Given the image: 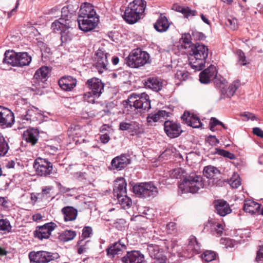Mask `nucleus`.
Here are the masks:
<instances>
[{
  "label": "nucleus",
  "mask_w": 263,
  "mask_h": 263,
  "mask_svg": "<svg viewBox=\"0 0 263 263\" xmlns=\"http://www.w3.org/2000/svg\"><path fill=\"white\" fill-rule=\"evenodd\" d=\"M208 47L203 44H192L190 51L189 61L191 67L196 70H200L204 67L208 55Z\"/></svg>",
  "instance_id": "obj_1"
},
{
  "label": "nucleus",
  "mask_w": 263,
  "mask_h": 263,
  "mask_svg": "<svg viewBox=\"0 0 263 263\" xmlns=\"http://www.w3.org/2000/svg\"><path fill=\"white\" fill-rule=\"evenodd\" d=\"M123 105L127 110L140 109L148 111L151 108V101L149 97L146 93H142L140 95L133 93L128 98L123 101Z\"/></svg>",
  "instance_id": "obj_2"
},
{
  "label": "nucleus",
  "mask_w": 263,
  "mask_h": 263,
  "mask_svg": "<svg viewBox=\"0 0 263 263\" xmlns=\"http://www.w3.org/2000/svg\"><path fill=\"white\" fill-rule=\"evenodd\" d=\"M204 184L202 176L195 173L186 175L182 182L179 184V190L182 193L195 194L204 187Z\"/></svg>",
  "instance_id": "obj_3"
},
{
  "label": "nucleus",
  "mask_w": 263,
  "mask_h": 263,
  "mask_svg": "<svg viewBox=\"0 0 263 263\" xmlns=\"http://www.w3.org/2000/svg\"><path fill=\"white\" fill-rule=\"evenodd\" d=\"M68 15L61 16L51 24V28L54 32L60 31L62 44H66L71 41L73 34L71 32V21Z\"/></svg>",
  "instance_id": "obj_4"
},
{
  "label": "nucleus",
  "mask_w": 263,
  "mask_h": 263,
  "mask_svg": "<svg viewBox=\"0 0 263 263\" xmlns=\"http://www.w3.org/2000/svg\"><path fill=\"white\" fill-rule=\"evenodd\" d=\"M149 54L140 49L133 50L125 59L127 66L131 68H137L149 63Z\"/></svg>",
  "instance_id": "obj_5"
},
{
  "label": "nucleus",
  "mask_w": 263,
  "mask_h": 263,
  "mask_svg": "<svg viewBox=\"0 0 263 263\" xmlns=\"http://www.w3.org/2000/svg\"><path fill=\"white\" fill-rule=\"evenodd\" d=\"M50 69L47 66H42L34 74V95H42L45 88V82L47 80Z\"/></svg>",
  "instance_id": "obj_6"
},
{
  "label": "nucleus",
  "mask_w": 263,
  "mask_h": 263,
  "mask_svg": "<svg viewBox=\"0 0 263 263\" xmlns=\"http://www.w3.org/2000/svg\"><path fill=\"white\" fill-rule=\"evenodd\" d=\"M134 193L142 198L154 197L158 193L156 186L152 182L141 183L135 185L133 187Z\"/></svg>",
  "instance_id": "obj_7"
},
{
  "label": "nucleus",
  "mask_w": 263,
  "mask_h": 263,
  "mask_svg": "<svg viewBox=\"0 0 263 263\" xmlns=\"http://www.w3.org/2000/svg\"><path fill=\"white\" fill-rule=\"evenodd\" d=\"M52 164L41 158H38L34 161V169L36 175L40 176H47L51 173Z\"/></svg>",
  "instance_id": "obj_8"
},
{
  "label": "nucleus",
  "mask_w": 263,
  "mask_h": 263,
  "mask_svg": "<svg viewBox=\"0 0 263 263\" xmlns=\"http://www.w3.org/2000/svg\"><path fill=\"white\" fill-rule=\"evenodd\" d=\"M57 227V224L54 222L46 223L42 226L36 227L34 232V236L40 240L48 239L51 235V232Z\"/></svg>",
  "instance_id": "obj_9"
},
{
  "label": "nucleus",
  "mask_w": 263,
  "mask_h": 263,
  "mask_svg": "<svg viewBox=\"0 0 263 263\" xmlns=\"http://www.w3.org/2000/svg\"><path fill=\"white\" fill-rule=\"evenodd\" d=\"M108 53L101 49L97 50L95 54V65L100 73L107 70Z\"/></svg>",
  "instance_id": "obj_10"
},
{
  "label": "nucleus",
  "mask_w": 263,
  "mask_h": 263,
  "mask_svg": "<svg viewBox=\"0 0 263 263\" xmlns=\"http://www.w3.org/2000/svg\"><path fill=\"white\" fill-rule=\"evenodd\" d=\"M164 129L167 136L171 138L178 137L182 132L179 124L170 120L165 121Z\"/></svg>",
  "instance_id": "obj_11"
},
{
  "label": "nucleus",
  "mask_w": 263,
  "mask_h": 263,
  "mask_svg": "<svg viewBox=\"0 0 263 263\" xmlns=\"http://www.w3.org/2000/svg\"><path fill=\"white\" fill-rule=\"evenodd\" d=\"M60 256L58 253H51L43 251H34V262L45 263L57 259Z\"/></svg>",
  "instance_id": "obj_12"
},
{
  "label": "nucleus",
  "mask_w": 263,
  "mask_h": 263,
  "mask_svg": "<svg viewBox=\"0 0 263 263\" xmlns=\"http://www.w3.org/2000/svg\"><path fill=\"white\" fill-rule=\"evenodd\" d=\"M119 129L128 131L132 136L138 135L143 133L142 125L135 121L129 123L122 122L120 123Z\"/></svg>",
  "instance_id": "obj_13"
},
{
  "label": "nucleus",
  "mask_w": 263,
  "mask_h": 263,
  "mask_svg": "<svg viewBox=\"0 0 263 263\" xmlns=\"http://www.w3.org/2000/svg\"><path fill=\"white\" fill-rule=\"evenodd\" d=\"M99 21V17L92 18H78V23L80 29L84 32H88L96 27Z\"/></svg>",
  "instance_id": "obj_14"
},
{
  "label": "nucleus",
  "mask_w": 263,
  "mask_h": 263,
  "mask_svg": "<svg viewBox=\"0 0 263 263\" xmlns=\"http://www.w3.org/2000/svg\"><path fill=\"white\" fill-rule=\"evenodd\" d=\"M86 85L97 96H100L104 89V84L101 80L95 77L88 79L86 82Z\"/></svg>",
  "instance_id": "obj_15"
},
{
  "label": "nucleus",
  "mask_w": 263,
  "mask_h": 263,
  "mask_svg": "<svg viewBox=\"0 0 263 263\" xmlns=\"http://www.w3.org/2000/svg\"><path fill=\"white\" fill-rule=\"evenodd\" d=\"M14 121L12 112L5 107L0 106V124L2 126L11 125Z\"/></svg>",
  "instance_id": "obj_16"
},
{
  "label": "nucleus",
  "mask_w": 263,
  "mask_h": 263,
  "mask_svg": "<svg viewBox=\"0 0 263 263\" xmlns=\"http://www.w3.org/2000/svg\"><path fill=\"white\" fill-rule=\"evenodd\" d=\"M98 17L93 6L89 3H85L82 4L79 11L78 18H92Z\"/></svg>",
  "instance_id": "obj_17"
},
{
  "label": "nucleus",
  "mask_w": 263,
  "mask_h": 263,
  "mask_svg": "<svg viewBox=\"0 0 263 263\" xmlns=\"http://www.w3.org/2000/svg\"><path fill=\"white\" fill-rule=\"evenodd\" d=\"M123 263H143L144 256L140 251H133L128 252L125 256L122 258Z\"/></svg>",
  "instance_id": "obj_18"
},
{
  "label": "nucleus",
  "mask_w": 263,
  "mask_h": 263,
  "mask_svg": "<svg viewBox=\"0 0 263 263\" xmlns=\"http://www.w3.org/2000/svg\"><path fill=\"white\" fill-rule=\"evenodd\" d=\"M217 73L216 67L214 65H211L200 73V82L203 84L210 83L211 80L215 78Z\"/></svg>",
  "instance_id": "obj_19"
},
{
  "label": "nucleus",
  "mask_w": 263,
  "mask_h": 263,
  "mask_svg": "<svg viewBox=\"0 0 263 263\" xmlns=\"http://www.w3.org/2000/svg\"><path fill=\"white\" fill-rule=\"evenodd\" d=\"M77 81L71 76L62 77L58 82L60 87L64 91H71L77 85Z\"/></svg>",
  "instance_id": "obj_20"
},
{
  "label": "nucleus",
  "mask_w": 263,
  "mask_h": 263,
  "mask_svg": "<svg viewBox=\"0 0 263 263\" xmlns=\"http://www.w3.org/2000/svg\"><path fill=\"white\" fill-rule=\"evenodd\" d=\"M125 245L121 240L110 245L106 249L107 256L109 258H114L116 255L120 254L126 250Z\"/></svg>",
  "instance_id": "obj_21"
},
{
  "label": "nucleus",
  "mask_w": 263,
  "mask_h": 263,
  "mask_svg": "<svg viewBox=\"0 0 263 263\" xmlns=\"http://www.w3.org/2000/svg\"><path fill=\"white\" fill-rule=\"evenodd\" d=\"M130 159L126 155H121L114 158L111 162L113 170H122L130 163Z\"/></svg>",
  "instance_id": "obj_22"
},
{
  "label": "nucleus",
  "mask_w": 263,
  "mask_h": 263,
  "mask_svg": "<svg viewBox=\"0 0 263 263\" xmlns=\"http://www.w3.org/2000/svg\"><path fill=\"white\" fill-rule=\"evenodd\" d=\"M170 114L163 110L154 111L147 115L146 121L149 125H152L153 123L163 121L165 117H170Z\"/></svg>",
  "instance_id": "obj_23"
},
{
  "label": "nucleus",
  "mask_w": 263,
  "mask_h": 263,
  "mask_svg": "<svg viewBox=\"0 0 263 263\" xmlns=\"http://www.w3.org/2000/svg\"><path fill=\"white\" fill-rule=\"evenodd\" d=\"M181 119L185 124L193 128H199L202 125L198 116L189 112H184Z\"/></svg>",
  "instance_id": "obj_24"
},
{
  "label": "nucleus",
  "mask_w": 263,
  "mask_h": 263,
  "mask_svg": "<svg viewBox=\"0 0 263 263\" xmlns=\"http://www.w3.org/2000/svg\"><path fill=\"white\" fill-rule=\"evenodd\" d=\"M215 210L221 216H224L232 211L229 203L223 200H217L214 202Z\"/></svg>",
  "instance_id": "obj_25"
},
{
  "label": "nucleus",
  "mask_w": 263,
  "mask_h": 263,
  "mask_svg": "<svg viewBox=\"0 0 263 263\" xmlns=\"http://www.w3.org/2000/svg\"><path fill=\"white\" fill-rule=\"evenodd\" d=\"M36 40L37 41L36 46L40 48L42 53V60L44 63L47 62L52 57V53L51 49L45 43L39 40V39H36Z\"/></svg>",
  "instance_id": "obj_26"
},
{
  "label": "nucleus",
  "mask_w": 263,
  "mask_h": 263,
  "mask_svg": "<svg viewBox=\"0 0 263 263\" xmlns=\"http://www.w3.org/2000/svg\"><path fill=\"white\" fill-rule=\"evenodd\" d=\"M146 88H149L155 91L158 92L162 88V81L157 77H149L144 82Z\"/></svg>",
  "instance_id": "obj_27"
},
{
  "label": "nucleus",
  "mask_w": 263,
  "mask_h": 263,
  "mask_svg": "<svg viewBox=\"0 0 263 263\" xmlns=\"http://www.w3.org/2000/svg\"><path fill=\"white\" fill-rule=\"evenodd\" d=\"M203 173L207 178L212 179L213 182L218 181L220 179V172L213 166L209 165L204 167Z\"/></svg>",
  "instance_id": "obj_28"
},
{
  "label": "nucleus",
  "mask_w": 263,
  "mask_h": 263,
  "mask_svg": "<svg viewBox=\"0 0 263 263\" xmlns=\"http://www.w3.org/2000/svg\"><path fill=\"white\" fill-rule=\"evenodd\" d=\"M154 28L159 32H164L167 30L170 27V23L167 17L162 14L154 24Z\"/></svg>",
  "instance_id": "obj_29"
},
{
  "label": "nucleus",
  "mask_w": 263,
  "mask_h": 263,
  "mask_svg": "<svg viewBox=\"0 0 263 263\" xmlns=\"http://www.w3.org/2000/svg\"><path fill=\"white\" fill-rule=\"evenodd\" d=\"M146 6V2L144 0H134L132 3H129L128 7L130 8V12L134 11L138 13L141 16L142 15Z\"/></svg>",
  "instance_id": "obj_30"
},
{
  "label": "nucleus",
  "mask_w": 263,
  "mask_h": 263,
  "mask_svg": "<svg viewBox=\"0 0 263 263\" xmlns=\"http://www.w3.org/2000/svg\"><path fill=\"white\" fill-rule=\"evenodd\" d=\"M126 182L123 178L118 179L114 188V193L117 197L126 194Z\"/></svg>",
  "instance_id": "obj_31"
},
{
  "label": "nucleus",
  "mask_w": 263,
  "mask_h": 263,
  "mask_svg": "<svg viewBox=\"0 0 263 263\" xmlns=\"http://www.w3.org/2000/svg\"><path fill=\"white\" fill-rule=\"evenodd\" d=\"M61 212L64 215V220L66 221L75 220L78 215V211L72 206H67L64 207Z\"/></svg>",
  "instance_id": "obj_32"
},
{
  "label": "nucleus",
  "mask_w": 263,
  "mask_h": 263,
  "mask_svg": "<svg viewBox=\"0 0 263 263\" xmlns=\"http://www.w3.org/2000/svg\"><path fill=\"white\" fill-rule=\"evenodd\" d=\"M130 8L128 7L125 10L124 14L123 16L124 20L129 24H133L136 23L141 17L138 13L134 11L130 12Z\"/></svg>",
  "instance_id": "obj_33"
},
{
  "label": "nucleus",
  "mask_w": 263,
  "mask_h": 263,
  "mask_svg": "<svg viewBox=\"0 0 263 263\" xmlns=\"http://www.w3.org/2000/svg\"><path fill=\"white\" fill-rule=\"evenodd\" d=\"M260 206V204L253 200H246L243 204V210L247 213L253 214L259 211Z\"/></svg>",
  "instance_id": "obj_34"
},
{
  "label": "nucleus",
  "mask_w": 263,
  "mask_h": 263,
  "mask_svg": "<svg viewBox=\"0 0 263 263\" xmlns=\"http://www.w3.org/2000/svg\"><path fill=\"white\" fill-rule=\"evenodd\" d=\"M31 61V57L27 52L17 53L15 66L23 67L28 65Z\"/></svg>",
  "instance_id": "obj_35"
},
{
  "label": "nucleus",
  "mask_w": 263,
  "mask_h": 263,
  "mask_svg": "<svg viewBox=\"0 0 263 263\" xmlns=\"http://www.w3.org/2000/svg\"><path fill=\"white\" fill-rule=\"evenodd\" d=\"M239 86L240 82L238 81H234L227 89L224 88L223 89H221V95L223 96V98H230L234 95Z\"/></svg>",
  "instance_id": "obj_36"
},
{
  "label": "nucleus",
  "mask_w": 263,
  "mask_h": 263,
  "mask_svg": "<svg viewBox=\"0 0 263 263\" xmlns=\"http://www.w3.org/2000/svg\"><path fill=\"white\" fill-rule=\"evenodd\" d=\"M16 54L17 53L14 52L12 51H6L4 54V58L3 61V63L11 65L13 66H15Z\"/></svg>",
  "instance_id": "obj_37"
},
{
  "label": "nucleus",
  "mask_w": 263,
  "mask_h": 263,
  "mask_svg": "<svg viewBox=\"0 0 263 263\" xmlns=\"http://www.w3.org/2000/svg\"><path fill=\"white\" fill-rule=\"evenodd\" d=\"M22 144L26 146V144H30L33 145V128L29 127L25 130L23 134Z\"/></svg>",
  "instance_id": "obj_38"
},
{
  "label": "nucleus",
  "mask_w": 263,
  "mask_h": 263,
  "mask_svg": "<svg viewBox=\"0 0 263 263\" xmlns=\"http://www.w3.org/2000/svg\"><path fill=\"white\" fill-rule=\"evenodd\" d=\"M174 8L177 11L182 13L184 15V17L186 18L191 16H194L197 13L196 11L192 10L188 7L174 5Z\"/></svg>",
  "instance_id": "obj_39"
},
{
  "label": "nucleus",
  "mask_w": 263,
  "mask_h": 263,
  "mask_svg": "<svg viewBox=\"0 0 263 263\" xmlns=\"http://www.w3.org/2000/svg\"><path fill=\"white\" fill-rule=\"evenodd\" d=\"M76 236L75 231L71 230H65L59 236V239L63 242L72 240Z\"/></svg>",
  "instance_id": "obj_40"
},
{
  "label": "nucleus",
  "mask_w": 263,
  "mask_h": 263,
  "mask_svg": "<svg viewBox=\"0 0 263 263\" xmlns=\"http://www.w3.org/2000/svg\"><path fill=\"white\" fill-rule=\"evenodd\" d=\"M117 197L122 208L126 209L131 206L132 204V199L126 194H123Z\"/></svg>",
  "instance_id": "obj_41"
},
{
  "label": "nucleus",
  "mask_w": 263,
  "mask_h": 263,
  "mask_svg": "<svg viewBox=\"0 0 263 263\" xmlns=\"http://www.w3.org/2000/svg\"><path fill=\"white\" fill-rule=\"evenodd\" d=\"M201 245L198 242L196 237L192 236L190 238L188 244V249L193 251L195 253H199Z\"/></svg>",
  "instance_id": "obj_42"
},
{
  "label": "nucleus",
  "mask_w": 263,
  "mask_h": 263,
  "mask_svg": "<svg viewBox=\"0 0 263 263\" xmlns=\"http://www.w3.org/2000/svg\"><path fill=\"white\" fill-rule=\"evenodd\" d=\"M9 145L4 137L0 135V157L4 156L9 149Z\"/></svg>",
  "instance_id": "obj_43"
},
{
  "label": "nucleus",
  "mask_w": 263,
  "mask_h": 263,
  "mask_svg": "<svg viewBox=\"0 0 263 263\" xmlns=\"http://www.w3.org/2000/svg\"><path fill=\"white\" fill-rule=\"evenodd\" d=\"M202 258L206 262H210L216 258V253L214 251H206L202 255Z\"/></svg>",
  "instance_id": "obj_44"
},
{
  "label": "nucleus",
  "mask_w": 263,
  "mask_h": 263,
  "mask_svg": "<svg viewBox=\"0 0 263 263\" xmlns=\"http://www.w3.org/2000/svg\"><path fill=\"white\" fill-rule=\"evenodd\" d=\"M34 121H36L38 122L39 123H42L44 121H45V118H47L46 116L42 114V112L38 109V108H35L34 106Z\"/></svg>",
  "instance_id": "obj_45"
},
{
  "label": "nucleus",
  "mask_w": 263,
  "mask_h": 263,
  "mask_svg": "<svg viewBox=\"0 0 263 263\" xmlns=\"http://www.w3.org/2000/svg\"><path fill=\"white\" fill-rule=\"evenodd\" d=\"M99 97L100 96L94 95V93L92 92L89 91L84 94L83 99L85 101L89 103H95L96 99Z\"/></svg>",
  "instance_id": "obj_46"
},
{
  "label": "nucleus",
  "mask_w": 263,
  "mask_h": 263,
  "mask_svg": "<svg viewBox=\"0 0 263 263\" xmlns=\"http://www.w3.org/2000/svg\"><path fill=\"white\" fill-rule=\"evenodd\" d=\"M238 56V61L240 65L245 66L249 63L246 60V57L244 52L241 50H238L236 52Z\"/></svg>",
  "instance_id": "obj_47"
},
{
  "label": "nucleus",
  "mask_w": 263,
  "mask_h": 263,
  "mask_svg": "<svg viewBox=\"0 0 263 263\" xmlns=\"http://www.w3.org/2000/svg\"><path fill=\"white\" fill-rule=\"evenodd\" d=\"M189 76V72L185 70H178L175 74V78L179 81H185Z\"/></svg>",
  "instance_id": "obj_48"
},
{
  "label": "nucleus",
  "mask_w": 263,
  "mask_h": 263,
  "mask_svg": "<svg viewBox=\"0 0 263 263\" xmlns=\"http://www.w3.org/2000/svg\"><path fill=\"white\" fill-rule=\"evenodd\" d=\"M11 229V227L9 221L7 219H0V230L7 231L9 232Z\"/></svg>",
  "instance_id": "obj_49"
},
{
  "label": "nucleus",
  "mask_w": 263,
  "mask_h": 263,
  "mask_svg": "<svg viewBox=\"0 0 263 263\" xmlns=\"http://www.w3.org/2000/svg\"><path fill=\"white\" fill-rule=\"evenodd\" d=\"M226 24L231 29L235 30L237 28V20L234 18H228L226 22Z\"/></svg>",
  "instance_id": "obj_50"
},
{
  "label": "nucleus",
  "mask_w": 263,
  "mask_h": 263,
  "mask_svg": "<svg viewBox=\"0 0 263 263\" xmlns=\"http://www.w3.org/2000/svg\"><path fill=\"white\" fill-rule=\"evenodd\" d=\"M192 39L195 41L203 40L205 39V36L202 32L197 31H192Z\"/></svg>",
  "instance_id": "obj_51"
},
{
  "label": "nucleus",
  "mask_w": 263,
  "mask_h": 263,
  "mask_svg": "<svg viewBox=\"0 0 263 263\" xmlns=\"http://www.w3.org/2000/svg\"><path fill=\"white\" fill-rule=\"evenodd\" d=\"M213 80H214V83L217 87L221 88V89H224L225 80L223 78H218L216 76Z\"/></svg>",
  "instance_id": "obj_52"
},
{
  "label": "nucleus",
  "mask_w": 263,
  "mask_h": 263,
  "mask_svg": "<svg viewBox=\"0 0 263 263\" xmlns=\"http://www.w3.org/2000/svg\"><path fill=\"white\" fill-rule=\"evenodd\" d=\"M219 154L231 160H234L236 158V156L234 154L224 149H219Z\"/></svg>",
  "instance_id": "obj_53"
},
{
  "label": "nucleus",
  "mask_w": 263,
  "mask_h": 263,
  "mask_svg": "<svg viewBox=\"0 0 263 263\" xmlns=\"http://www.w3.org/2000/svg\"><path fill=\"white\" fill-rule=\"evenodd\" d=\"M31 111L28 110L26 111V114L25 115L22 116L23 123L25 124L31 123L32 115L30 114Z\"/></svg>",
  "instance_id": "obj_54"
},
{
  "label": "nucleus",
  "mask_w": 263,
  "mask_h": 263,
  "mask_svg": "<svg viewBox=\"0 0 263 263\" xmlns=\"http://www.w3.org/2000/svg\"><path fill=\"white\" fill-rule=\"evenodd\" d=\"M181 39L183 42L187 45H190L191 43V41L193 40L192 34H190L189 33L183 34Z\"/></svg>",
  "instance_id": "obj_55"
},
{
  "label": "nucleus",
  "mask_w": 263,
  "mask_h": 263,
  "mask_svg": "<svg viewBox=\"0 0 263 263\" xmlns=\"http://www.w3.org/2000/svg\"><path fill=\"white\" fill-rule=\"evenodd\" d=\"M92 233V229L90 227H85L84 228L82 234V237H83L84 238H87L89 237H90L91 234Z\"/></svg>",
  "instance_id": "obj_56"
},
{
  "label": "nucleus",
  "mask_w": 263,
  "mask_h": 263,
  "mask_svg": "<svg viewBox=\"0 0 263 263\" xmlns=\"http://www.w3.org/2000/svg\"><path fill=\"white\" fill-rule=\"evenodd\" d=\"M147 250L151 257H153V255H155V252H158V247L157 246H154L153 245H149L148 246Z\"/></svg>",
  "instance_id": "obj_57"
},
{
  "label": "nucleus",
  "mask_w": 263,
  "mask_h": 263,
  "mask_svg": "<svg viewBox=\"0 0 263 263\" xmlns=\"http://www.w3.org/2000/svg\"><path fill=\"white\" fill-rule=\"evenodd\" d=\"M83 240H80L78 242V245L79 248L78 249V253L79 254H82L83 252H85L87 248L85 247V245H83Z\"/></svg>",
  "instance_id": "obj_58"
},
{
  "label": "nucleus",
  "mask_w": 263,
  "mask_h": 263,
  "mask_svg": "<svg viewBox=\"0 0 263 263\" xmlns=\"http://www.w3.org/2000/svg\"><path fill=\"white\" fill-rule=\"evenodd\" d=\"M208 141L211 145H216L219 143V141L215 136L210 135L208 138Z\"/></svg>",
  "instance_id": "obj_59"
},
{
  "label": "nucleus",
  "mask_w": 263,
  "mask_h": 263,
  "mask_svg": "<svg viewBox=\"0 0 263 263\" xmlns=\"http://www.w3.org/2000/svg\"><path fill=\"white\" fill-rule=\"evenodd\" d=\"M230 184L233 188H237L240 185V179H232L230 180Z\"/></svg>",
  "instance_id": "obj_60"
},
{
  "label": "nucleus",
  "mask_w": 263,
  "mask_h": 263,
  "mask_svg": "<svg viewBox=\"0 0 263 263\" xmlns=\"http://www.w3.org/2000/svg\"><path fill=\"white\" fill-rule=\"evenodd\" d=\"M223 230V227L222 224L217 223L215 227V231L216 233L219 235L221 236L222 234Z\"/></svg>",
  "instance_id": "obj_61"
},
{
  "label": "nucleus",
  "mask_w": 263,
  "mask_h": 263,
  "mask_svg": "<svg viewBox=\"0 0 263 263\" xmlns=\"http://www.w3.org/2000/svg\"><path fill=\"white\" fill-rule=\"evenodd\" d=\"M253 133L261 138H263V130L259 127H254L253 128Z\"/></svg>",
  "instance_id": "obj_62"
},
{
  "label": "nucleus",
  "mask_w": 263,
  "mask_h": 263,
  "mask_svg": "<svg viewBox=\"0 0 263 263\" xmlns=\"http://www.w3.org/2000/svg\"><path fill=\"white\" fill-rule=\"evenodd\" d=\"M242 116L246 117L248 119H251L252 121L256 120L257 119L253 114L249 112H244Z\"/></svg>",
  "instance_id": "obj_63"
},
{
  "label": "nucleus",
  "mask_w": 263,
  "mask_h": 263,
  "mask_svg": "<svg viewBox=\"0 0 263 263\" xmlns=\"http://www.w3.org/2000/svg\"><path fill=\"white\" fill-rule=\"evenodd\" d=\"M100 139L102 143L103 144H106L109 141L110 138L109 136L106 134L102 135L100 136Z\"/></svg>",
  "instance_id": "obj_64"
}]
</instances>
